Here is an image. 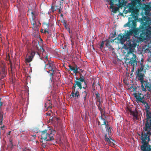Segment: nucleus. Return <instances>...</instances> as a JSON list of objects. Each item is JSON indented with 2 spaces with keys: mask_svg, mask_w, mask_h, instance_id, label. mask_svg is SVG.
<instances>
[{
  "mask_svg": "<svg viewBox=\"0 0 151 151\" xmlns=\"http://www.w3.org/2000/svg\"><path fill=\"white\" fill-rule=\"evenodd\" d=\"M137 42L135 40H130L127 42L126 45L129 49V51L126 55L125 63L128 66H132V71H133L134 68L137 65V58L135 54L134 53L133 48L135 47L137 45Z\"/></svg>",
  "mask_w": 151,
  "mask_h": 151,
  "instance_id": "nucleus-1",
  "label": "nucleus"
},
{
  "mask_svg": "<svg viewBox=\"0 0 151 151\" xmlns=\"http://www.w3.org/2000/svg\"><path fill=\"white\" fill-rule=\"evenodd\" d=\"M142 22L139 27L147 35V38H151V19L150 17L144 16L141 19Z\"/></svg>",
  "mask_w": 151,
  "mask_h": 151,
  "instance_id": "nucleus-2",
  "label": "nucleus"
},
{
  "mask_svg": "<svg viewBox=\"0 0 151 151\" xmlns=\"http://www.w3.org/2000/svg\"><path fill=\"white\" fill-rule=\"evenodd\" d=\"M146 96V95H144L141 93H140L139 92L134 94V96L136 99V102L137 103H142L145 107V110L146 111L148 112L150 111V107L146 102L147 98L145 97Z\"/></svg>",
  "mask_w": 151,
  "mask_h": 151,
  "instance_id": "nucleus-3",
  "label": "nucleus"
},
{
  "mask_svg": "<svg viewBox=\"0 0 151 151\" xmlns=\"http://www.w3.org/2000/svg\"><path fill=\"white\" fill-rule=\"evenodd\" d=\"M41 138L40 142L43 144V140L46 141H51L54 139L53 135L55 132V131H52L50 130L45 129L44 131H41Z\"/></svg>",
  "mask_w": 151,
  "mask_h": 151,
  "instance_id": "nucleus-4",
  "label": "nucleus"
},
{
  "mask_svg": "<svg viewBox=\"0 0 151 151\" xmlns=\"http://www.w3.org/2000/svg\"><path fill=\"white\" fill-rule=\"evenodd\" d=\"M104 140L105 141L107 144L111 147L114 146L115 145L114 143L115 142V141L114 140L112 139L110 136H107V134H105L104 136Z\"/></svg>",
  "mask_w": 151,
  "mask_h": 151,
  "instance_id": "nucleus-5",
  "label": "nucleus"
},
{
  "mask_svg": "<svg viewBox=\"0 0 151 151\" xmlns=\"http://www.w3.org/2000/svg\"><path fill=\"white\" fill-rule=\"evenodd\" d=\"M75 83L73 84V86L72 87V88L75 90L76 86L78 87V89H81L82 88V82L80 81H79L75 80L74 81Z\"/></svg>",
  "mask_w": 151,
  "mask_h": 151,
  "instance_id": "nucleus-6",
  "label": "nucleus"
},
{
  "mask_svg": "<svg viewBox=\"0 0 151 151\" xmlns=\"http://www.w3.org/2000/svg\"><path fill=\"white\" fill-rule=\"evenodd\" d=\"M1 70L0 73V80L6 76V73L5 69V66H3L1 67Z\"/></svg>",
  "mask_w": 151,
  "mask_h": 151,
  "instance_id": "nucleus-7",
  "label": "nucleus"
},
{
  "mask_svg": "<svg viewBox=\"0 0 151 151\" xmlns=\"http://www.w3.org/2000/svg\"><path fill=\"white\" fill-rule=\"evenodd\" d=\"M105 42H106L105 45L106 46L109 48V50L112 51V52H114L115 49L114 48H112L111 45V43L110 41L108 40H106L105 41Z\"/></svg>",
  "mask_w": 151,
  "mask_h": 151,
  "instance_id": "nucleus-8",
  "label": "nucleus"
},
{
  "mask_svg": "<svg viewBox=\"0 0 151 151\" xmlns=\"http://www.w3.org/2000/svg\"><path fill=\"white\" fill-rule=\"evenodd\" d=\"M88 89H87L86 91H84L82 92L81 96L84 99V102H86L87 99L88 98Z\"/></svg>",
  "mask_w": 151,
  "mask_h": 151,
  "instance_id": "nucleus-9",
  "label": "nucleus"
},
{
  "mask_svg": "<svg viewBox=\"0 0 151 151\" xmlns=\"http://www.w3.org/2000/svg\"><path fill=\"white\" fill-rule=\"evenodd\" d=\"M137 75L138 77V79L140 81L141 84L144 81V77L145 76L143 73H138Z\"/></svg>",
  "mask_w": 151,
  "mask_h": 151,
  "instance_id": "nucleus-10",
  "label": "nucleus"
},
{
  "mask_svg": "<svg viewBox=\"0 0 151 151\" xmlns=\"http://www.w3.org/2000/svg\"><path fill=\"white\" fill-rule=\"evenodd\" d=\"M55 67L52 63L49 62L47 64H45V68H48L49 70H52V69H54Z\"/></svg>",
  "mask_w": 151,
  "mask_h": 151,
  "instance_id": "nucleus-11",
  "label": "nucleus"
},
{
  "mask_svg": "<svg viewBox=\"0 0 151 151\" xmlns=\"http://www.w3.org/2000/svg\"><path fill=\"white\" fill-rule=\"evenodd\" d=\"M69 67L70 70L71 71H73V72L74 73L76 74L77 73H79V72L78 71V67L76 65V68H75L69 65Z\"/></svg>",
  "mask_w": 151,
  "mask_h": 151,
  "instance_id": "nucleus-12",
  "label": "nucleus"
},
{
  "mask_svg": "<svg viewBox=\"0 0 151 151\" xmlns=\"http://www.w3.org/2000/svg\"><path fill=\"white\" fill-rule=\"evenodd\" d=\"M145 149L142 148V145L141 146V149L143 151H151V145L149 144V142L148 144L145 146Z\"/></svg>",
  "mask_w": 151,
  "mask_h": 151,
  "instance_id": "nucleus-13",
  "label": "nucleus"
},
{
  "mask_svg": "<svg viewBox=\"0 0 151 151\" xmlns=\"http://www.w3.org/2000/svg\"><path fill=\"white\" fill-rule=\"evenodd\" d=\"M130 114L132 116L134 119H138V113L136 110L132 112Z\"/></svg>",
  "mask_w": 151,
  "mask_h": 151,
  "instance_id": "nucleus-14",
  "label": "nucleus"
},
{
  "mask_svg": "<svg viewBox=\"0 0 151 151\" xmlns=\"http://www.w3.org/2000/svg\"><path fill=\"white\" fill-rule=\"evenodd\" d=\"M141 67L139 69H138V73H144L145 72V69H144L145 65L141 63L140 64Z\"/></svg>",
  "mask_w": 151,
  "mask_h": 151,
  "instance_id": "nucleus-15",
  "label": "nucleus"
},
{
  "mask_svg": "<svg viewBox=\"0 0 151 151\" xmlns=\"http://www.w3.org/2000/svg\"><path fill=\"white\" fill-rule=\"evenodd\" d=\"M28 13L31 14L32 16V19L33 21L35 20V19L36 18V14H35V11L33 12L31 9H29L28 10Z\"/></svg>",
  "mask_w": 151,
  "mask_h": 151,
  "instance_id": "nucleus-16",
  "label": "nucleus"
},
{
  "mask_svg": "<svg viewBox=\"0 0 151 151\" xmlns=\"http://www.w3.org/2000/svg\"><path fill=\"white\" fill-rule=\"evenodd\" d=\"M80 77L79 78L76 77V79L77 80L79 81L82 82H83L84 83H85V82H87L86 80H85L84 76H83L81 74H80Z\"/></svg>",
  "mask_w": 151,
  "mask_h": 151,
  "instance_id": "nucleus-17",
  "label": "nucleus"
},
{
  "mask_svg": "<svg viewBox=\"0 0 151 151\" xmlns=\"http://www.w3.org/2000/svg\"><path fill=\"white\" fill-rule=\"evenodd\" d=\"M3 115H0V127L2 129V128L4 127V126H2V124H3Z\"/></svg>",
  "mask_w": 151,
  "mask_h": 151,
  "instance_id": "nucleus-18",
  "label": "nucleus"
},
{
  "mask_svg": "<svg viewBox=\"0 0 151 151\" xmlns=\"http://www.w3.org/2000/svg\"><path fill=\"white\" fill-rule=\"evenodd\" d=\"M33 58H31L29 56H28L27 58L25 59V62L27 64V63H29L31 62Z\"/></svg>",
  "mask_w": 151,
  "mask_h": 151,
  "instance_id": "nucleus-19",
  "label": "nucleus"
},
{
  "mask_svg": "<svg viewBox=\"0 0 151 151\" xmlns=\"http://www.w3.org/2000/svg\"><path fill=\"white\" fill-rule=\"evenodd\" d=\"M147 64L151 68V57H148L147 59Z\"/></svg>",
  "mask_w": 151,
  "mask_h": 151,
  "instance_id": "nucleus-20",
  "label": "nucleus"
},
{
  "mask_svg": "<svg viewBox=\"0 0 151 151\" xmlns=\"http://www.w3.org/2000/svg\"><path fill=\"white\" fill-rule=\"evenodd\" d=\"M106 128L107 132L108 133L109 136L111 134V127H110L109 126L107 127Z\"/></svg>",
  "mask_w": 151,
  "mask_h": 151,
  "instance_id": "nucleus-21",
  "label": "nucleus"
},
{
  "mask_svg": "<svg viewBox=\"0 0 151 151\" xmlns=\"http://www.w3.org/2000/svg\"><path fill=\"white\" fill-rule=\"evenodd\" d=\"M75 93V99L78 98L79 96H80V94L79 93V92L78 91H76V92H74Z\"/></svg>",
  "mask_w": 151,
  "mask_h": 151,
  "instance_id": "nucleus-22",
  "label": "nucleus"
},
{
  "mask_svg": "<svg viewBox=\"0 0 151 151\" xmlns=\"http://www.w3.org/2000/svg\"><path fill=\"white\" fill-rule=\"evenodd\" d=\"M96 98L97 99L98 101L100 103V94L99 93H96Z\"/></svg>",
  "mask_w": 151,
  "mask_h": 151,
  "instance_id": "nucleus-23",
  "label": "nucleus"
},
{
  "mask_svg": "<svg viewBox=\"0 0 151 151\" xmlns=\"http://www.w3.org/2000/svg\"><path fill=\"white\" fill-rule=\"evenodd\" d=\"M105 125V128H106L107 127H108V126H109V125L108 124V122H106V121H105L104 122H103V124H101V126H102V125Z\"/></svg>",
  "mask_w": 151,
  "mask_h": 151,
  "instance_id": "nucleus-24",
  "label": "nucleus"
},
{
  "mask_svg": "<svg viewBox=\"0 0 151 151\" xmlns=\"http://www.w3.org/2000/svg\"><path fill=\"white\" fill-rule=\"evenodd\" d=\"M63 24L65 28L67 29V30H69V27L66 24L65 21H64L63 22Z\"/></svg>",
  "mask_w": 151,
  "mask_h": 151,
  "instance_id": "nucleus-25",
  "label": "nucleus"
},
{
  "mask_svg": "<svg viewBox=\"0 0 151 151\" xmlns=\"http://www.w3.org/2000/svg\"><path fill=\"white\" fill-rule=\"evenodd\" d=\"M50 104V105H52L51 102V101L50 100H48V101L47 102L45 103V108L46 107V105H47L48 104V105H49Z\"/></svg>",
  "mask_w": 151,
  "mask_h": 151,
  "instance_id": "nucleus-26",
  "label": "nucleus"
},
{
  "mask_svg": "<svg viewBox=\"0 0 151 151\" xmlns=\"http://www.w3.org/2000/svg\"><path fill=\"white\" fill-rule=\"evenodd\" d=\"M72 93H71V95H70V96L71 97H71V96L74 97H75L74 92H75V90H74V89H73V88H72Z\"/></svg>",
  "mask_w": 151,
  "mask_h": 151,
  "instance_id": "nucleus-27",
  "label": "nucleus"
},
{
  "mask_svg": "<svg viewBox=\"0 0 151 151\" xmlns=\"http://www.w3.org/2000/svg\"><path fill=\"white\" fill-rule=\"evenodd\" d=\"M34 46L37 47L38 45L39 44V42L38 41H34Z\"/></svg>",
  "mask_w": 151,
  "mask_h": 151,
  "instance_id": "nucleus-28",
  "label": "nucleus"
},
{
  "mask_svg": "<svg viewBox=\"0 0 151 151\" xmlns=\"http://www.w3.org/2000/svg\"><path fill=\"white\" fill-rule=\"evenodd\" d=\"M9 146L10 147H12L13 146V144L12 142V139L11 138L9 139Z\"/></svg>",
  "mask_w": 151,
  "mask_h": 151,
  "instance_id": "nucleus-29",
  "label": "nucleus"
},
{
  "mask_svg": "<svg viewBox=\"0 0 151 151\" xmlns=\"http://www.w3.org/2000/svg\"><path fill=\"white\" fill-rule=\"evenodd\" d=\"M149 8V6L148 5H146L145 7L143 8V9L145 11H146L148 10Z\"/></svg>",
  "mask_w": 151,
  "mask_h": 151,
  "instance_id": "nucleus-30",
  "label": "nucleus"
},
{
  "mask_svg": "<svg viewBox=\"0 0 151 151\" xmlns=\"http://www.w3.org/2000/svg\"><path fill=\"white\" fill-rule=\"evenodd\" d=\"M35 51L32 52H31V55H29L30 57H31V58H33L34 56L35 55Z\"/></svg>",
  "mask_w": 151,
  "mask_h": 151,
  "instance_id": "nucleus-31",
  "label": "nucleus"
},
{
  "mask_svg": "<svg viewBox=\"0 0 151 151\" xmlns=\"http://www.w3.org/2000/svg\"><path fill=\"white\" fill-rule=\"evenodd\" d=\"M51 9L52 12H54L55 11H56L55 6H51Z\"/></svg>",
  "mask_w": 151,
  "mask_h": 151,
  "instance_id": "nucleus-32",
  "label": "nucleus"
},
{
  "mask_svg": "<svg viewBox=\"0 0 151 151\" xmlns=\"http://www.w3.org/2000/svg\"><path fill=\"white\" fill-rule=\"evenodd\" d=\"M104 41H102L101 44L100 45V48H103V46L104 45Z\"/></svg>",
  "mask_w": 151,
  "mask_h": 151,
  "instance_id": "nucleus-33",
  "label": "nucleus"
},
{
  "mask_svg": "<svg viewBox=\"0 0 151 151\" xmlns=\"http://www.w3.org/2000/svg\"><path fill=\"white\" fill-rule=\"evenodd\" d=\"M127 111H128L130 113V114L133 111L132 110L131 108L129 107H128L127 108Z\"/></svg>",
  "mask_w": 151,
  "mask_h": 151,
  "instance_id": "nucleus-34",
  "label": "nucleus"
},
{
  "mask_svg": "<svg viewBox=\"0 0 151 151\" xmlns=\"http://www.w3.org/2000/svg\"><path fill=\"white\" fill-rule=\"evenodd\" d=\"M84 83V84L85 85V87H84V86H83V87H82V88H83L84 89H86V88H87V82H85V83Z\"/></svg>",
  "mask_w": 151,
  "mask_h": 151,
  "instance_id": "nucleus-35",
  "label": "nucleus"
},
{
  "mask_svg": "<svg viewBox=\"0 0 151 151\" xmlns=\"http://www.w3.org/2000/svg\"><path fill=\"white\" fill-rule=\"evenodd\" d=\"M3 100L1 99V98L0 99V108L1 107V106L3 104Z\"/></svg>",
  "mask_w": 151,
  "mask_h": 151,
  "instance_id": "nucleus-36",
  "label": "nucleus"
},
{
  "mask_svg": "<svg viewBox=\"0 0 151 151\" xmlns=\"http://www.w3.org/2000/svg\"><path fill=\"white\" fill-rule=\"evenodd\" d=\"M44 33H47L48 34H49L50 33V32H49V31L47 30L46 29H45L44 31Z\"/></svg>",
  "mask_w": 151,
  "mask_h": 151,
  "instance_id": "nucleus-37",
  "label": "nucleus"
},
{
  "mask_svg": "<svg viewBox=\"0 0 151 151\" xmlns=\"http://www.w3.org/2000/svg\"><path fill=\"white\" fill-rule=\"evenodd\" d=\"M51 105H50V104L49 105H48V106H47V105H46V108H47V109H49V108H52V106H51Z\"/></svg>",
  "mask_w": 151,
  "mask_h": 151,
  "instance_id": "nucleus-38",
  "label": "nucleus"
},
{
  "mask_svg": "<svg viewBox=\"0 0 151 151\" xmlns=\"http://www.w3.org/2000/svg\"><path fill=\"white\" fill-rule=\"evenodd\" d=\"M116 36V33L115 32L112 35L111 37V38H113Z\"/></svg>",
  "mask_w": 151,
  "mask_h": 151,
  "instance_id": "nucleus-39",
  "label": "nucleus"
},
{
  "mask_svg": "<svg viewBox=\"0 0 151 151\" xmlns=\"http://www.w3.org/2000/svg\"><path fill=\"white\" fill-rule=\"evenodd\" d=\"M44 24L45 25H46L47 28H48L49 27V23H44Z\"/></svg>",
  "mask_w": 151,
  "mask_h": 151,
  "instance_id": "nucleus-40",
  "label": "nucleus"
},
{
  "mask_svg": "<svg viewBox=\"0 0 151 151\" xmlns=\"http://www.w3.org/2000/svg\"><path fill=\"white\" fill-rule=\"evenodd\" d=\"M60 3H61V1H60ZM61 3H60V6H59V7H58V10H59V9H60V10H62V9L61 8Z\"/></svg>",
  "mask_w": 151,
  "mask_h": 151,
  "instance_id": "nucleus-41",
  "label": "nucleus"
},
{
  "mask_svg": "<svg viewBox=\"0 0 151 151\" xmlns=\"http://www.w3.org/2000/svg\"><path fill=\"white\" fill-rule=\"evenodd\" d=\"M101 120L103 121V122L106 121V120L105 119L103 118L102 117H101Z\"/></svg>",
  "mask_w": 151,
  "mask_h": 151,
  "instance_id": "nucleus-42",
  "label": "nucleus"
},
{
  "mask_svg": "<svg viewBox=\"0 0 151 151\" xmlns=\"http://www.w3.org/2000/svg\"><path fill=\"white\" fill-rule=\"evenodd\" d=\"M44 58L46 60V61H47L48 60V57H47V55L46 56H44Z\"/></svg>",
  "mask_w": 151,
  "mask_h": 151,
  "instance_id": "nucleus-43",
  "label": "nucleus"
},
{
  "mask_svg": "<svg viewBox=\"0 0 151 151\" xmlns=\"http://www.w3.org/2000/svg\"><path fill=\"white\" fill-rule=\"evenodd\" d=\"M59 6H55L56 11L57 10H58Z\"/></svg>",
  "mask_w": 151,
  "mask_h": 151,
  "instance_id": "nucleus-44",
  "label": "nucleus"
},
{
  "mask_svg": "<svg viewBox=\"0 0 151 151\" xmlns=\"http://www.w3.org/2000/svg\"><path fill=\"white\" fill-rule=\"evenodd\" d=\"M40 50L42 52H44L45 51V50L42 47L40 49Z\"/></svg>",
  "mask_w": 151,
  "mask_h": 151,
  "instance_id": "nucleus-45",
  "label": "nucleus"
},
{
  "mask_svg": "<svg viewBox=\"0 0 151 151\" xmlns=\"http://www.w3.org/2000/svg\"><path fill=\"white\" fill-rule=\"evenodd\" d=\"M98 108L100 111H101H101H103V109L101 107L99 106Z\"/></svg>",
  "mask_w": 151,
  "mask_h": 151,
  "instance_id": "nucleus-46",
  "label": "nucleus"
},
{
  "mask_svg": "<svg viewBox=\"0 0 151 151\" xmlns=\"http://www.w3.org/2000/svg\"><path fill=\"white\" fill-rule=\"evenodd\" d=\"M52 69V70H50V71H52V73L54 74L55 73V69Z\"/></svg>",
  "mask_w": 151,
  "mask_h": 151,
  "instance_id": "nucleus-47",
  "label": "nucleus"
},
{
  "mask_svg": "<svg viewBox=\"0 0 151 151\" xmlns=\"http://www.w3.org/2000/svg\"><path fill=\"white\" fill-rule=\"evenodd\" d=\"M116 39V38H115V39H113V40H110V42H111V43L112 42H114V41Z\"/></svg>",
  "mask_w": 151,
  "mask_h": 151,
  "instance_id": "nucleus-48",
  "label": "nucleus"
},
{
  "mask_svg": "<svg viewBox=\"0 0 151 151\" xmlns=\"http://www.w3.org/2000/svg\"><path fill=\"white\" fill-rule=\"evenodd\" d=\"M46 115L47 116H50L51 115V114L50 113H46Z\"/></svg>",
  "mask_w": 151,
  "mask_h": 151,
  "instance_id": "nucleus-49",
  "label": "nucleus"
},
{
  "mask_svg": "<svg viewBox=\"0 0 151 151\" xmlns=\"http://www.w3.org/2000/svg\"><path fill=\"white\" fill-rule=\"evenodd\" d=\"M58 11L59 13H61V12H62V10H60V9H59V10H58Z\"/></svg>",
  "mask_w": 151,
  "mask_h": 151,
  "instance_id": "nucleus-50",
  "label": "nucleus"
},
{
  "mask_svg": "<svg viewBox=\"0 0 151 151\" xmlns=\"http://www.w3.org/2000/svg\"><path fill=\"white\" fill-rule=\"evenodd\" d=\"M54 73H51L50 74V76L51 77H52L53 76V75Z\"/></svg>",
  "mask_w": 151,
  "mask_h": 151,
  "instance_id": "nucleus-51",
  "label": "nucleus"
},
{
  "mask_svg": "<svg viewBox=\"0 0 151 151\" xmlns=\"http://www.w3.org/2000/svg\"><path fill=\"white\" fill-rule=\"evenodd\" d=\"M32 25H33L34 26L35 25H36V22H35V23H33L32 24Z\"/></svg>",
  "mask_w": 151,
  "mask_h": 151,
  "instance_id": "nucleus-52",
  "label": "nucleus"
},
{
  "mask_svg": "<svg viewBox=\"0 0 151 151\" xmlns=\"http://www.w3.org/2000/svg\"><path fill=\"white\" fill-rule=\"evenodd\" d=\"M11 132L10 131L7 134H8L9 135H10Z\"/></svg>",
  "mask_w": 151,
  "mask_h": 151,
  "instance_id": "nucleus-53",
  "label": "nucleus"
},
{
  "mask_svg": "<svg viewBox=\"0 0 151 151\" xmlns=\"http://www.w3.org/2000/svg\"><path fill=\"white\" fill-rule=\"evenodd\" d=\"M100 122L99 121H98V124L99 125L100 124Z\"/></svg>",
  "mask_w": 151,
  "mask_h": 151,
  "instance_id": "nucleus-54",
  "label": "nucleus"
},
{
  "mask_svg": "<svg viewBox=\"0 0 151 151\" xmlns=\"http://www.w3.org/2000/svg\"><path fill=\"white\" fill-rule=\"evenodd\" d=\"M27 149H24L23 150V151H27Z\"/></svg>",
  "mask_w": 151,
  "mask_h": 151,
  "instance_id": "nucleus-55",
  "label": "nucleus"
},
{
  "mask_svg": "<svg viewBox=\"0 0 151 151\" xmlns=\"http://www.w3.org/2000/svg\"><path fill=\"white\" fill-rule=\"evenodd\" d=\"M117 9H115L114 10V12L115 13L116 11H117Z\"/></svg>",
  "mask_w": 151,
  "mask_h": 151,
  "instance_id": "nucleus-56",
  "label": "nucleus"
},
{
  "mask_svg": "<svg viewBox=\"0 0 151 151\" xmlns=\"http://www.w3.org/2000/svg\"><path fill=\"white\" fill-rule=\"evenodd\" d=\"M149 96V95L148 94H147V95L146 97L148 98Z\"/></svg>",
  "mask_w": 151,
  "mask_h": 151,
  "instance_id": "nucleus-57",
  "label": "nucleus"
},
{
  "mask_svg": "<svg viewBox=\"0 0 151 151\" xmlns=\"http://www.w3.org/2000/svg\"><path fill=\"white\" fill-rule=\"evenodd\" d=\"M68 31L69 32V33H70V28H69V30H68Z\"/></svg>",
  "mask_w": 151,
  "mask_h": 151,
  "instance_id": "nucleus-58",
  "label": "nucleus"
},
{
  "mask_svg": "<svg viewBox=\"0 0 151 151\" xmlns=\"http://www.w3.org/2000/svg\"><path fill=\"white\" fill-rule=\"evenodd\" d=\"M63 14H61V16L62 17H63Z\"/></svg>",
  "mask_w": 151,
  "mask_h": 151,
  "instance_id": "nucleus-59",
  "label": "nucleus"
},
{
  "mask_svg": "<svg viewBox=\"0 0 151 151\" xmlns=\"http://www.w3.org/2000/svg\"><path fill=\"white\" fill-rule=\"evenodd\" d=\"M60 0L61 1H64L65 0Z\"/></svg>",
  "mask_w": 151,
  "mask_h": 151,
  "instance_id": "nucleus-60",
  "label": "nucleus"
},
{
  "mask_svg": "<svg viewBox=\"0 0 151 151\" xmlns=\"http://www.w3.org/2000/svg\"><path fill=\"white\" fill-rule=\"evenodd\" d=\"M43 147H46V145H44L43 146Z\"/></svg>",
  "mask_w": 151,
  "mask_h": 151,
  "instance_id": "nucleus-61",
  "label": "nucleus"
},
{
  "mask_svg": "<svg viewBox=\"0 0 151 151\" xmlns=\"http://www.w3.org/2000/svg\"><path fill=\"white\" fill-rule=\"evenodd\" d=\"M50 71L49 70V71H48V73H49L50 72Z\"/></svg>",
  "mask_w": 151,
  "mask_h": 151,
  "instance_id": "nucleus-62",
  "label": "nucleus"
},
{
  "mask_svg": "<svg viewBox=\"0 0 151 151\" xmlns=\"http://www.w3.org/2000/svg\"><path fill=\"white\" fill-rule=\"evenodd\" d=\"M98 84L99 85V86H100V85H99V83H98Z\"/></svg>",
  "mask_w": 151,
  "mask_h": 151,
  "instance_id": "nucleus-63",
  "label": "nucleus"
},
{
  "mask_svg": "<svg viewBox=\"0 0 151 151\" xmlns=\"http://www.w3.org/2000/svg\"><path fill=\"white\" fill-rule=\"evenodd\" d=\"M83 86L85 87V85L84 84V86Z\"/></svg>",
  "mask_w": 151,
  "mask_h": 151,
  "instance_id": "nucleus-64",
  "label": "nucleus"
}]
</instances>
